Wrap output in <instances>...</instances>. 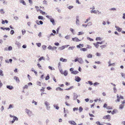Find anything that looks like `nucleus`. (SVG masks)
Here are the masks:
<instances>
[{
  "label": "nucleus",
  "instance_id": "47",
  "mask_svg": "<svg viewBox=\"0 0 125 125\" xmlns=\"http://www.w3.org/2000/svg\"><path fill=\"white\" fill-rule=\"evenodd\" d=\"M43 59V57H41L39 59V61H40L42 60V59Z\"/></svg>",
  "mask_w": 125,
  "mask_h": 125
},
{
  "label": "nucleus",
  "instance_id": "55",
  "mask_svg": "<svg viewBox=\"0 0 125 125\" xmlns=\"http://www.w3.org/2000/svg\"><path fill=\"white\" fill-rule=\"evenodd\" d=\"M32 103H34L36 105L37 104V103L36 102H35L34 100H33L32 102Z\"/></svg>",
  "mask_w": 125,
  "mask_h": 125
},
{
  "label": "nucleus",
  "instance_id": "59",
  "mask_svg": "<svg viewBox=\"0 0 125 125\" xmlns=\"http://www.w3.org/2000/svg\"><path fill=\"white\" fill-rule=\"evenodd\" d=\"M26 31L25 30L24 31H23V30L22 31V34L23 35H24V34L25 33Z\"/></svg>",
  "mask_w": 125,
  "mask_h": 125
},
{
  "label": "nucleus",
  "instance_id": "14",
  "mask_svg": "<svg viewBox=\"0 0 125 125\" xmlns=\"http://www.w3.org/2000/svg\"><path fill=\"white\" fill-rule=\"evenodd\" d=\"M90 12L91 13H94L95 14H96L97 12H99V11L97 10H91Z\"/></svg>",
  "mask_w": 125,
  "mask_h": 125
},
{
  "label": "nucleus",
  "instance_id": "58",
  "mask_svg": "<svg viewBox=\"0 0 125 125\" xmlns=\"http://www.w3.org/2000/svg\"><path fill=\"white\" fill-rule=\"evenodd\" d=\"M59 27L57 29V30H56V31H57V32H56V34H58V33H59Z\"/></svg>",
  "mask_w": 125,
  "mask_h": 125
},
{
  "label": "nucleus",
  "instance_id": "30",
  "mask_svg": "<svg viewBox=\"0 0 125 125\" xmlns=\"http://www.w3.org/2000/svg\"><path fill=\"white\" fill-rule=\"evenodd\" d=\"M80 50L81 51H85L87 50V49L86 48H81L80 49Z\"/></svg>",
  "mask_w": 125,
  "mask_h": 125
},
{
  "label": "nucleus",
  "instance_id": "60",
  "mask_svg": "<svg viewBox=\"0 0 125 125\" xmlns=\"http://www.w3.org/2000/svg\"><path fill=\"white\" fill-rule=\"evenodd\" d=\"M5 29L6 30H8L9 31L10 30V29L9 28H5Z\"/></svg>",
  "mask_w": 125,
  "mask_h": 125
},
{
  "label": "nucleus",
  "instance_id": "44",
  "mask_svg": "<svg viewBox=\"0 0 125 125\" xmlns=\"http://www.w3.org/2000/svg\"><path fill=\"white\" fill-rule=\"evenodd\" d=\"M36 44L37 46H38V47H40L41 45V43H37Z\"/></svg>",
  "mask_w": 125,
  "mask_h": 125
},
{
  "label": "nucleus",
  "instance_id": "29",
  "mask_svg": "<svg viewBox=\"0 0 125 125\" xmlns=\"http://www.w3.org/2000/svg\"><path fill=\"white\" fill-rule=\"evenodd\" d=\"M39 22L40 23H39V22L37 23V24H38V25H40V24L41 25H42L43 24V22L41 21H39Z\"/></svg>",
  "mask_w": 125,
  "mask_h": 125
},
{
  "label": "nucleus",
  "instance_id": "50",
  "mask_svg": "<svg viewBox=\"0 0 125 125\" xmlns=\"http://www.w3.org/2000/svg\"><path fill=\"white\" fill-rule=\"evenodd\" d=\"M12 108V105L11 104H10V105L9 107V108H8V109H10Z\"/></svg>",
  "mask_w": 125,
  "mask_h": 125
},
{
  "label": "nucleus",
  "instance_id": "54",
  "mask_svg": "<svg viewBox=\"0 0 125 125\" xmlns=\"http://www.w3.org/2000/svg\"><path fill=\"white\" fill-rule=\"evenodd\" d=\"M96 123L98 125H102V124L100 123L98 121H97V122H96Z\"/></svg>",
  "mask_w": 125,
  "mask_h": 125
},
{
  "label": "nucleus",
  "instance_id": "25",
  "mask_svg": "<svg viewBox=\"0 0 125 125\" xmlns=\"http://www.w3.org/2000/svg\"><path fill=\"white\" fill-rule=\"evenodd\" d=\"M117 111V110L115 109H114L112 112L111 113L112 114H115L116 113Z\"/></svg>",
  "mask_w": 125,
  "mask_h": 125
},
{
  "label": "nucleus",
  "instance_id": "37",
  "mask_svg": "<svg viewBox=\"0 0 125 125\" xmlns=\"http://www.w3.org/2000/svg\"><path fill=\"white\" fill-rule=\"evenodd\" d=\"M73 88V87L72 86V87H69V88H67V89H65L64 90H69Z\"/></svg>",
  "mask_w": 125,
  "mask_h": 125
},
{
  "label": "nucleus",
  "instance_id": "22",
  "mask_svg": "<svg viewBox=\"0 0 125 125\" xmlns=\"http://www.w3.org/2000/svg\"><path fill=\"white\" fill-rule=\"evenodd\" d=\"M56 91L60 90V91H62L63 90L60 87H58L57 88H56Z\"/></svg>",
  "mask_w": 125,
  "mask_h": 125
},
{
  "label": "nucleus",
  "instance_id": "52",
  "mask_svg": "<svg viewBox=\"0 0 125 125\" xmlns=\"http://www.w3.org/2000/svg\"><path fill=\"white\" fill-rule=\"evenodd\" d=\"M74 99L75 100L76 99L77 97V95H75L74 96Z\"/></svg>",
  "mask_w": 125,
  "mask_h": 125
},
{
  "label": "nucleus",
  "instance_id": "13",
  "mask_svg": "<svg viewBox=\"0 0 125 125\" xmlns=\"http://www.w3.org/2000/svg\"><path fill=\"white\" fill-rule=\"evenodd\" d=\"M14 79L18 83H19L20 80L19 78L16 76H15L14 77Z\"/></svg>",
  "mask_w": 125,
  "mask_h": 125
},
{
  "label": "nucleus",
  "instance_id": "4",
  "mask_svg": "<svg viewBox=\"0 0 125 125\" xmlns=\"http://www.w3.org/2000/svg\"><path fill=\"white\" fill-rule=\"evenodd\" d=\"M26 112L29 116H31L32 115V113L30 110H28L27 109H25Z\"/></svg>",
  "mask_w": 125,
  "mask_h": 125
},
{
  "label": "nucleus",
  "instance_id": "56",
  "mask_svg": "<svg viewBox=\"0 0 125 125\" xmlns=\"http://www.w3.org/2000/svg\"><path fill=\"white\" fill-rule=\"evenodd\" d=\"M22 47L23 48L25 49L26 47V45H23L22 46Z\"/></svg>",
  "mask_w": 125,
  "mask_h": 125
},
{
  "label": "nucleus",
  "instance_id": "64",
  "mask_svg": "<svg viewBox=\"0 0 125 125\" xmlns=\"http://www.w3.org/2000/svg\"><path fill=\"white\" fill-rule=\"evenodd\" d=\"M54 44L55 45L57 46H58L59 44V43L58 42L55 43Z\"/></svg>",
  "mask_w": 125,
  "mask_h": 125
},
{
  "label": "nucleus",
  "instance_id": "12",
  "mask_svg": "<svg viewBox=\"0 0 125 125\" xmlns=\"http://www.w3.org/2000/svg\"><path fill=\"white\" fill-rule=\"evenodd\" d=\"M79 17L78 16H77L76 17V23L77 25H79Z\"/></svg>",
  "mask_w": 125,
  "mask_h": 125
},
{
  "label": "nucleus",
  "instance_id": "27",
  "mask_svg": "<svg viewBox=\"0 0 125 125\" xmlns=\"http://www.w3.org/2000/svg\"><path fill=\"white\" fill-rule=\"evenodd\" d=\"M63 74L65 76L67 75L68 74L67 72L66 71H64V72Z\"/></svg>",
  "mask_w": 125,
  "mask_h": 125
},
{
  "label": "nucleus",
  "instance_id": "26",
  "mask_svg": "<svg viewBox=\"0 0 125 125\" xmlns=\"http://www.w3.org/2000/svg\"><path fill=\"white\" fill-rule=\"evenodd\" d=\"M64 49H65V47L64 46H62L61 47H59V50H62Z\"/></svg>",
  "mask_w": 125,
  "mask_h": 125
},
{
  "label": "nucleus",
  "instance_id": "11",
  "mask_svg": "<svg viewBox=\"0 0 125 125\" xmlns=\"http://www.w3.org/2000/svg\"><path fill=\"white\" fill-rule=\"evenodd\" d=\"M115 27L116 28V30L118 31L119 32L121 31L122 30V28H120L119 27L116 26H115Z\"/></svg>",
  "mask_w": 125,
  "mask_h": 125
},
{
  "label": "nucleus",
  "instance_id": "42",
  "mask_svg": "<svg viewBox=\"0 0 125 125\" xmlns=\"http://www.w3.org/2000/svg\"><path fill=\"white\" fill-rule=\"evenodd\" d=\"M73 8V6H69L68 7V8L69 9H71Z\"/></svg>",
  "mask_w": 125,
  "mask_h": 125
},
{
  "label": "nucleus",
  "instance_id": "41",
  "mask_svg": "<svg viewBox=\"0 0 125 125\" xmlns=\"http://www.w3.org/2000/svg\"><path fill=\"white\" fill-rule=\"evenodd\" d=\"M14 33V31L13 30H11L10 31V33L12 35Z\"/></svg>",
  "mask_w": 125,
  "mask_h": 125
},
{
  "label": "nucleus",
  "instance_id": "48",
  "mask_svg": "<svg viewBox=\"0 0 125 125\" xmlns=\"http://www.w3.org/2000/svg\"><path fill=\"white\" fill-rule=\"evenodd\" d=\"M14 18L16 20H17L19 19V18L17 16H14Z\"/></svg>",
  "mask_w": 125,
  "mask_h": 125
},
{
  "label": "nucleus",
  "instance_id": "20",
  "mask_svg": "<svg viewBox=\"0 0 125 125\" xmlns=\"http://www.w3.org/2000/svg\"><path fill=\"white\" fill-rule=\"evenodd\" d=\"M83 44H80L77 46V47L78 48H80L81 46L82 47H83Z\"/></svg>",
  "mask_w": 125,
  "mask_h": 125
},
{
  "label": "nucleus",
  "instance_id": "9",
  "mask_svg": "<svg viewBox=\"0 0 125 125\" xmlns=\"http://www.w3.org/2000/svg\"><path fill=\"white\" fill-rule=\"evenodd\" d=\"M69 123L71 124L72 125H76L75 122L73 121H69Z\"/></svg>",
  "mask_w": 125,
  "mask_h": 125
},
{
  "label": "nucleus",
  "instance_id": "40",
  "mask_svg": "<svg viewBox=\"0 0 125 125\" xmlns=\"http://www.w3.org/2000/svg\"><path fill=\"white\" fill-rule=\"evenodd\" d=\"M87 39L88 40H89L90 41H93V39H91V38H90L89 37H87Z\"/></svg>",
  "mask_w": 125,
  "mask_h": 125
},
{
  "label": "nucleus",
  "instance_id": "45",
  "mask_svg": "<svg viewBox=\"0 0 125 125\" xmlns=\"http://www.w3.org/2000/svg\"><path fill=\"white\" fill-rule=\"evenodd\" d=\"M49 76L48 75H47L45 77V80H48L49 79Z\"/></svg>",
  "mask_w": 125,
  "mask_h": 125
},
{
  "label": "nucleus",
  "instance_id": "7",
  "mask_svg": "<svg viewBox=\"0 0 125 125\" xmlns=\"http://www.w3.org/2000/svg\"><path fill=\"white\" fill-rule=\"evenodd\" d=\"M18 119V118L17 117L14 116L13 117V120L12 121H10V122L12 124L15 122L16 120L17 121Z\"/></svg>",
  "mask_w": 125,
  "mask_h": 125
},
{
  "label": "nucleus",
  "instance_id": "10",
  "mask_svg": "<svg viewBox=\"0 0 125 125\" xmlns=\"http://www.w3.org/2000/svg\"><path fill=\"white\" fill-rule=\"evenodd\" d=\"M73 40V41H75L76 42H79L81 41V40H79L78 38L77 37H75L74 38H72Z\"/></svg>",
  "mask_w": 125,
  "mask_h": 125
},
{
  "label": "nucleus",
  "instance_id": "19",
  "mask_svg": "<svg viewBox=\"0 0 125 125\" xmlns=\"http://www.w3.org/2000/svg\"><path fill=\"white\" fill-rule=\"evenodd\" d=\"M117 99L115 100V102H119L120 101V98L119 97L118 94L117 95Z\"/></svg>",
  "mask_w": 125,
  "mask_h": 125
},
{
  "label": "nucleus",
  "instance_id": "62",
  "mask_svg": "<svg viewBox=\"0 0 125 125\" xmlns=\"http://www.w3.org/2000/svg\"><path fill=\"white\" fill-rule=\"evenodd\" d=\"M56 48L57 47H53L52 48V50H55Z\"/></svg>",
  "mask_w": 125,
  "mask_h": 125
},
{
  "label": "nucleus",
  "instance_id": "3",
  "mask_svg": "<svg viewBox=\"0 0 125 125\" xmlns=\"http://www.w3.org/2000/svg\"><path fill=\"white\" fill-rule=\"evenodd\" d=\"M111 117L109 115L104 116L103 117V118L105 119H108L109 121L110 120Z\"/></svg>",
  "mask_w": 125,
  "mask_h": 125
},
{
  "label": "nucleus",
  "instance_id": "6",
  "mask_svg": "<svg viewBox=\"0 0 125 125\" xmlns=\"http://www.w3.org/2000/svg\"><path fill=\"white\" fill-rule=\"evenodd\" d=\"M103 107L104 108H106L107 109H112V107L110 106H107V105L106 104H104Z\"/></svg>",
  "mask_w": 125,
  "mask_h": 125
},
{
  "label": "nucleus",
  "instance_id": "16",
  "mask_svg": "<svg viewBox=\"0 0 125 125\" xmlns=\"http://www.w3.org/2000/svg\"><path fill=\"white\" fill-rule=\"evenodd\" d=\"M45 104L46 106L47 109H48L50 108V107L49 106V104L47 102H45Z\"/></svg>",
  "mask_w": 125,
  "mask_h": 125
},
{
  "label": "nucleus",
  "instance_id": "31",
  "mask_svg": "<svg viewBox=\"0 0 125 125\" xmlns=\"http://www.w3.org/2000/svg\"><path fill=\"white\" fill-rule=\"evenodd\" d=\"M12 47L11 46H9L8 48V50L10 51L12 50Z\"/></svg>",
  "mask_w": 125,
  "mask_h": 125
},
{
  "label": "nucleus",
  "instance_id": "51",
  "mask_svg": "<svg viewBox=\"0 0 125 125\" xmlns=\"http://www.w3.org/2000/svg\"><path fill=\"white\" fill-rule=\"evenodd\" d=\"M88 83L90 84V85H92L93 84V83L92 82L90 81H88Z\"/></svg>",
  "mask_w": 125,
  "mask_h": 125
},
{
  "label": "nucleus",
  "instance_id": "1",
  "mask_svg": "<svg viewBox=\"0 0 125 125\" xmlns=\"http://www.w3.org/2000/svg\"><path fill=\"white\" fill-rule=\"evenodd\" d=\"M46 17L50 20V21L53 25L55 24V21L52 18V16H49L48 15L46 16Z\"/></svg>",
  "mask_w": 125,
  "mask_h": 125
},
{
  "label": "nucleus",
  "instance_id": "21",
  "mask_svg": "<svg viewBox=\"0 0 125 125\" xmlns=\"http://www.w3.org/2000/svg\"><path fill=\"white\" fill-rule=\"evenodd\" d=\"M20 3H22L24 5H26L25 2L23 0H20Z\"/></svg>",
  "mask_w": 125,
  "mask_h": 125
},
{
  "label": "nucleus",
  "instance_id": "18",
  "mask_svg": "<svg viewBox=\"0 0 125 125\" xmlns=\"http://www.w3.org/2000/svg\"><path fill=\"white\" fill-rule=\"evenodd\" d=\"M15 44L18 47H20L21 46V43L19 42H16L15 43Z\"/></svg>",
  "mask_w": 125,
  "mask_h": 125
},
{
  "label": "nucleus",
  "instance_id": "63",
  "mask_svg": "<svg viewBox=\"0 0 125 125\" xmlns=\"http://www.w3.org/2000/svg\"><path fill=\"white\" fill-rule=\"evenodd\" d=\"M92 25V23L91 22H89L87 24V25L88 26L91 25Z\"/></svg>",
  "mask_w": 125,
  "mask_h": 125
},
{
  "label": "nucleus",
  "instance_id": "36",
  "mask_svg": "<svg viewBox=\"0 0 125 125\" xmlns=\"http://www.w3.org/2000/svg\"><path fill=\"white\" fill-rule=\"evenodd\" d=\"M0 11H1V13L2 14H4L5 13L4 11L3 10V9H1L0 10Z\"/></svg>",
  "mask_w": 125,
  "mask_h": 125
},
{
  "label": "nucleus",
  "instance_id": "15",
  "mask_svg": "<svg viewBox=\"0 0 125 125\" xmlns=\"http://www.w3.org/2000/svg\"><path fill=\"white\" fill-rule=\"evenodd\" d=\"M7 88L10 90H11L13 88V87L10 85L7 86Z\"/></svg>",
  "mask_w": 125,
  "mask_h": 125
},
{
  "label": "nucleus",
  "instance_id": "2",
  "mask_svg": "<svg viewBox=\"0 0 125 125\" xmlns=\"http://www.w3.org/2000/svg\"><path fill=\"white\" fill-rule=\"evenodd\" d=\"M74 62H75L77 61H78L79 62L81 63H82L83 62V61L81 58H76L74 60Z\"/></svg>",
  "mask_w": 125,
  "mask_h": 125
},
{
  "label": "nucleus",
  "instance_id": "53",
  "mask_svg": "<svg viewBox=\"0 0 125 125\" xmlns=\"http://www.w3.org/2000/svg\"><path fill=\"white\" fill-rule=\"evenodd\" d=\"M101 38L99 37H97L96 38V41H98L100 40Z\"/></svg>",
  "mask_w": 125,
  "mask_h": 125
},
{
  "label": "nucleus",
  "instance_id": "23",
  "mask_svg": "<svg viewBox=\"0 0 125 125\" xmlns=\"http://www.w3.org/2000/svg\"><path fill=\"white\" fill-rule=\"evenodd\" d=\"M38 18L39 20H42L43 19V17L42 16H39L38 17Z\"/></svg>",
  "mask_w": 125,
  "mask_h": 125
},
{
  "label": "nucleus",
  "instance_id": "46",
  "mask_svg": "<svg viewBox=\"0 0 125 125\" xmlns=\"http://www.w3.org/2000/svg\"><path fill=\"white\" fill-rule=\"evenodd\" d=\"M37 85H39V86H41V82L39 81H38L37 82Z\"/></svg>",
  "mask_w": 125,
  "mask_h": 125
},
{
  "label": "nucleus",
  "instance_id": "49",
  "mask_svg": "<svg viewBox=\"0 0 125 125\" xmlns=\"http://www.w3.org/2000/svg\"><path fill=\"white\" fill-rule=\"evenodd\" d=\"M78 110V108L77 107V108L74 107V108L73 109V110L74 111L76 110Z\"/></svg>",
  "mask_w": 125,
  "mask_h": 125
},
{
  "label": "nucleus",
  "instance_id": "34",
  "mask_svg": "<svg viewBox=\"0 0 125 125\" xmlns=\"http://www.w3.org/2000/svg\"><path fill=\"white\" fill-rule=\"evenodd\" d=\"M84 34V33L83 32H78V35H81L83 34Z\"/></svg>",
  "mask_w": 125,
  "mask_h": 125
},
{
  "label": "nucleus",
  "instance_id": "24",
  "mask_svg": "<svg viewBox=\"0 0 125 125\" xmlns=\"http://www.w3.org/2000/svg\"><path fill=\"white\" fill-rule=\"evenodd\" d=\"M39 10L40 13H42V14L44 15L45 14V12L43 11L42 10L40 9Z\"/></svg>",
  "mask_w": 125,
  "mask_h": 125
},
{
  "label": "nucleus",
  "instance_id": "33",
  "mask_svg": "<svg viewBox=\"0 0 125 125\" xmlns=\"http://www.w3.org/2000/svg\"><path fill=\"white\" fill-rule=\"evenodd\" d=\"M83 110V108H82V107L81 106H80L79 108V111L80 112H82Z\"/></svg>",
  "mask_w": 125,
  "mask_h": 125
},
{
  "label": "nucleus",
  "instance_id": "61",
  "mask_svg": "<svg viewBox=\"0 0 125 125\" xmlns=\"http://www.w3.org/2000/svg\"><path fill=\"white\" fill-rule=\"evenodd\" d=\"M46 46L45 45H43L42 46V48L44 50H45Z\"/></svg>",
  "mask_w": 125,
  "mask_h": 125
},
{
  "label": "nucleus",
  "instance_id": "32",
  "mask_svg": "<svg viewBox=\"0 0 125 125\" xmlns=\"http://www.w3.org/2000/svg\"><path fill=\"white\" fill-rule=\"evenodd\" d=\"M94 44L96 48H97L99 46L98 44L97 43H94Z\"/></svg>",
  "mask_w": 125,
  "mask_h": 125
},
{
  "label": "nucleus",
  "instance_id": "57",
  "mask_svg": "<svg viewBox=\"0 0 125 125\" xmlns=\"http://www.w3.org/2000/svg\"><path fill=\"white\" fill-rule=\"evenodd\" d=\"M70 30L72 32L73 34V31H74L73 29L72 28H70Z\"/></svg>",
  "mask_w": 125,
  "mask_h": 125
},
{
  "label": "nucleus",
  "instance_id": "35",
  "mask_svg": "<svg viewBox=\"0 0 125 125\" xmlns=\"http://www.w3.org/2000/svg\"><path fill=\"white\" fill-rule=\"evenodd\" d=\"M74 48V47L73 46L70 47L68 49V50H73Z\"/></svg>",
  "mask_w": 125,
  "mask_h": 125
},
{
  "label": "nucleus",
  "instance_id": "39",
  "mask_svg": "<svg viewBox=\"0 0 125 125\" xmlns=\"http://www.w3.org/2000/svg\"><path fill=\"white\" fill-rule=\"evenodd\" d=\"M0 76H3V74L2 73V71L1 70H0Z\"/></svg>",
  "mask_w": 125,
  "mask_h": 125
},
{
  "label": "nucleus",
  "instance_id": "5",
  "mask_svg": "<svg viewBox=\"0 0 125 125\" xmlns=\"http://www.w3.org/2000/svg\"><path fill=\"white\" fill-rule=\"evenodd\" d=\"M125 104V100H124L122 102V104L119 105V108L120 109H122L124 107V104Z\"/></svg>",
  "mask_w": 125,
  "mask_h": 125
},
{
  "label": "nucleus",
  "instance_id": "28",
  "mask_svg": "<svg viewBox=\"0 0 125 125\" xmlns=\"http://www.w3.org/2000/svg\"><path fill=\"white\" fill-rule=\"evenodd\" d=\"M28 86L27 85H25L23 87V89H27L28 88Z\"/></svg>",
  "mask_w": 125,
  "mask_h": 125
},
{
  "label": "nucleus",
  "instance_id": "8",
  "mask_svg": "<svg viewBox=\"0 0 125 125\" xmlns=\"http://www.w3.org/2000/svg\"><path fill=\"white\" fill-rule=\"evenodd\" d=\"M75 80L78 82L81 80V78L78 76H76L75 77Z\"/></svg>",
  "mask_w": 125,
  "mask_h": 125
},
{
  "label": "nucleus",
  "instance_id": "17",
  "mask_svg": "<svg viewBox=\"0 0 125 125\" xmlns=\"http://www.w3.org/2000/svg\"><path fill=\"white\" fill-rule=\"evenodd\" d=\"M78 73V72L77 71H74L71 72V73L73 74H76Z\"/></svg>",
  "mask_w": 125,
  "mask_h": 125
},
{
  "label": "nucleus",
  "instance_id": "43",
  "mask_svg": "<svg viewBox=\"0 0 125 125\" xmlns=\"http://www.w3.org/2000/svg\"><path fill=\"white\" fill-rule=\"evenodd\" d=\"M54 106V107H55V108L56 109H58L59 108V107L57 105H55Z\"/></svg>",
  "mask_w": 125,
  "mask_h": 125
},
{
  "label": "nucleus",
  "instance_id": "38",
  "mask_svg": "<svg viewBox=\"0 0 125 125\" xmlns=\"http://www.w3.org/2000/svg\"><path fill=\"white\" fill-rule=\"evenodd\" d=\"M121 74L122 76L124 78H125V74L123 73H121Z\"/></svg>",
  "mask_w": 125,
  "mask_h": 125
}]
</instances>
